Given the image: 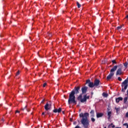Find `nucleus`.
<instances>
[{"mask_svg": "<svg viewBox=\"0 0 128 128\" xmlns=\"http://www.w3.org/2000/svg\"><path fill=\"white\" fill-rule=\"evenodd\" d=\"M80 90V86H75L74 90L70 92L69 95V98L68 100V104H76V100L75 94H78Z\"/></svg>", "mask_w": 128, "mask_h": 128, "instance_id": "1", "label": "nucleus"}, {"mask_svg": "<svg viewBox=\"0 0 128 128\" xmlns=\"http://www.w3.org/2000/svg\"><path fill=\"white\" fill-rule=\"evenodd\" d=\"M80 118H82L81 120V124L84 128H88L90 126V120H88V116H90V114L88 112H85L84 114L80 113L79 114Z\"/></svg>", "mask_w": 128, "mask_h": 128, "instance_id": "2", "label": "nucleus"}, {"mask_svg": "<svg viewBox=\"0 0 128 128\" xmlns=\"http://www.w3.org/2000/svg\"><path fill=\"white\" fill-rule=\"evenodd\" d=\"M77 100L82 103L86 102L87 100H90V96H88L86 94H84L82 98V94H80L77 97Z\"/></svg>", "mask_w": 128, "mask_h": 128, "instance_id": "3", "label": "nucleus"}, {"mask_svg": "<svg viewBox=\"0 0 128 128\" xmlns=\"http://www.w3.org/2000/svg\"><path fill=\"white\" fill-rule=\"evenodd\" d=\"M118 69V66H115L112 68L110 70V73L108 76H107L106 80H110L112 76L114 75V72Z\"/></svg>", "mask_w": 128, "mask_h": 128, "instance_id": "4", "label": "nucleus"}, {"mask_svg": "<svg viewBox=\"0 0 128 128\" xmlns=\"http://www.w3.org/2000/svg\"><path fill=\"white\" fill-rule=\"evenodd\" d=\"M128 80L127 79H126L124 80V82H122V88L121 90V92H125L126 90V88H128Z\"/></svg>", "mask_w": 128, "mask_h": 128, "instance_id": "5", "label": "nucleus"}, {"mask_svg": "<svg viewBox=\"0 0 128 128\" xmlns=\"http://www.w3.org/2000/svg\"><path fill=\"white\" fill-rule=\"evenodd\" d=\"M52 102H48L44 106L46 110H50V108H52Z\"/></svg>", "mask_w": 128, "mask_h": 128, "instance_id": "6", "label": "nucleus"}, {"mask_svg": "<svg viewBox=\"0 0 128 128\" xmlns=\"http://www.w3.org/2000/svg\"><path fill=\"white\" fill-rule=\"evenodd\" d=\"M85 84H88L89 88H94V83L91 82L90 80H86Z\"/></svg>", "mask_w": 128, "mask_h": 128, "instance_id": "7", "label": "nucleus"}, {"mask_svg": "<svg viewBox=\"0 0 128 128\" xmlns=\"http://www.w3.org/2000/svg\"><path fill=\"white\" fill-rule=\"evenodd\" d=\"M88 86H84L82 88L81 90H82V94H82V96L83 94H86V92H88Z\"/></svg>", "mask_w": 128, "mask_h": 128, "instance_id": "8", "label": "nucleus"}, {"mask_svg": "<svg viewBox=\"0 0 128 128\" xmlns=\"http://www.w3.org/2000/svg\"><path fill=\"white\" fill-rule=\"evenodd\" d=\"M100 84H102V83H100V81L98 79H95L94 81V86H98Z\"/></svg>", "mask_w": 128, "mask_h": 128, "instance_id": "9", "label": "nucleus"}, {"mask_svg": "<svg viewBox=\"0 0 128 128\" xmlns=\"http://www.w3.org/2000/svg\"><path fill=\"white\" fill-rule=\"evenodd\" d=\"M122 74V68H120L118 69L116 72V76H120Z\"/></svg>", "mask_w": 128, "mask_h": 128, "instance_id": "10", "label": "nucleus"}, {"mask_svg": "<svg viewBox=\"0 0 128 128\" xmlns=\"http://www.w3.org/2000/svg\"><path fill=\"white\" fill-rule=\"evenodd\" d=\"M53 112H54L55 114H56V112H58V114H60V112H62V108H55L53 110Z\"/></svg>", "mask_w": 128, "mask_h": 128, "instance_id": "11", "label": "nucleus"}, {"mask_svg": "<svg viewBox=\"0 0 128 128\" xmlns=\"http://www.w3.org/2000/svg\"><path fill=\"white\" fill-rule=\"evenodd\" d=\"M122 100H124V98L122 97H118L116 98V102L117 104H118V102Z\"/></svg>", "mask_w": 128, "mask_h": 128, "instance_id": "12", "label": "nucleus"}, {"mask_svg": "<svg viewBox=\"0 0 128 128\" xmlns=\"http://www.w3.org/2000/svg\"><path fill=\"white\" fill-rule=\"evenodd\" d=\"M104 116V113H96V118H102Z\"/></svg>", "mask_w": 128, "mask_h": 128, "instance_id": "13", "label": "nucleus"}, {"mask_svg": "<svg viewBox=\"0 0 128 128\" xmlns=\"http://www.w3.org/2000/svg\"><path fill=\"white\" fill-rule=\"evenodd\" d=\"M90 114H91L90 116L94 118V110H92L90 112Z\"/></svg>", "mask_w": 128, "mask_h": 128, "instance_id": "14", "label": "nucleus"}, {"mask_svg": "<svg viewBox=\"0 0 128 128\" xmlns=\"http://www.w3.org/2000/svg\"><path fill=\"white\" fill-rule=\"evenodd\" d=\"M102 94V96H104V98H108V94L104 92H103Z\"/></svg>", "mask_w": 128, "mask_h": 128, "instance_id": "15", "label": "nucleus"}, {"mask_svg": "<svg viewBox=\"0 0 128 128\" xmlns=\"http://www.w3.org/2000/svg\"><path fill=\"white\" fill-rule=\"evenodd\" d=\"M108 120H110V116H112V112H108Z\"/></svg>", "mask_w": 128, "mask_h": 128, "instance_id": "16", "label": "nucleus"}, {"mask_svg": "<svg viewBox=\"0 0 128 128\" xmlns=\"http://www.w3.org/2000/svg\"><path fill=\"white\" fill-rule=\"evenodd\" d=\"M128 96H126L124 98V104H126V102H128Z\"/></svg>", "mask_w": 128, "mask_h": 128, "instance_id": "17", "label": "nucleus"}, {"mask_svg": "<svg viewBox=\"0 0 128 128\" xmlns=\"http://www.w3.org/2000/svg\"><path fill=\"white\" fill-rule=\"evenodd\" d=\"M124 66L126 68L128 66V62H126L124 63Z\"/></svg>", "mask_w": 128, "mask_h": 128, "instance_id": "18", "label": "nucleus"}, {"mask_svg": "<svg viewBox=\"0 0 128 128\" xmlns=\"http://www.w3.org/2000/svg\"><path fill=\"white\" fill-rule=\"evenodd\" d=\"M76 4H77L78 8H80V6H82V5H80V2H76Z\"/></svg>", "mask_w": 128, "mask_h": 128, "instance_id": "19", "label": "nucleus"}, {"mask_svg": "<svg viewBox=\"0 0 128 128\" xmlns=\"http://www.w3.org/2000/svg\"><path fill=\"white\" fill-rule=\"evenodd\" d=\"M115 110H116V112H120V108H115Z\"/></svg>", "mask_w": 128, "mask_h": 128, "instance_id": "20", "label": "nucleus"}, {"mask_svg": "<svg viewBox=\"0 0 128 128\" xmlns=\"http://www.w3.org/2000/svg\"><path fill=\"white\" fill-rule=\"evenodd\" d=\"M112 64H117V62H116V60H112Z\"/></svg>", "mask_w": 128, "mask_h": 128, "instance_id": "21", "label": "nucleus"}, {"mask_svg": "<svg viewBox=\"0 0 128 128\" xmlns=\"http://www.w3.org/2000/svg\"><path fill=\"white\" fill-rule=\"evenodd\" d=\"M91 120H92V122H96V119L94 118H92Z\"/></svg>", "mask_w": 128, "mask_h": 128, "instance_id": "22", "label": "nucleus"}, {"mask_svg": "<svg viewBox=\"0 0 128 128\" xmlns=\"http://www.w3.org/2000/svg\"><path fill=\"white\" fill-rule=\"evenodd\" d=\"M120 28H122V26H118L116 28V30H119Z\"/></svg>", "mask_w": 128, "mask_h": 128, "instance_id": "23", "label": "nucleus"}, {"mask_svg": "<svg viewBox=\"0 0 128 128\" xmlns=\"http://www.w3.org/2000/svg\"><path fill=\"white\" fill-rule=\"evenodd\" d=\"M118 80H119V82H122V79L120 77H118Z\"/></svg>", "mask_w": 128, "mask_h": 128, "instance_id": "24", "label": "nucleus"}, {"mask_svg": "<svg viewBox=\"0 0 128 128\" xmlns=\"http://www.w3.org/2000/svg\"><path fill=\"white\" fill-rule=\"evenodd\" d=\"M20 72V70H18V71L16 72V76H19Z\"/></svg>", "mask_w": 128, "mask_h": 128, "instance_id": "25", "label": "nucleus"}, {"mask_svg": "<svg viewBox=\"0 0 128 128\" xmlns=\"http://www.w3.org/2000/svg\"><path fill=\"white\" fill-rule=\"evenodd\" d=\"M46 86V83H44L43 84V88H45Z\"/></svg>", "mask_w": 128, "mask_h": 128, "instance_id": "26", "label": "nucleus"}, {"mask_svg": "<svg viewBox=\"0 0 128 128\" xmlns=\"http://www.w3.org/2000/svg\"><path fill=\"white\" fill-rule=\"evenodd\" d=\"M47 114H48V116H50V114H51L50 112H48Z\"/></svg>", "mask_w": 128, "mask_h": 128, "instance_id": "27", "label": "nucleus"}, {"mask_svg": "<svg viewBox=\"0 0 128 128\" xmlns=\"http://www.w3.org/2000/svg\"><path fill=\"white\" fill-rule=\"evenodd\" d=\"M126 117L128 118V112L126 113Z\"/></svg>", "mask_w": 128, "mask_h": 128, "instance_id": "28", "label": "nucleus"}, {"mask_svg": "<svg viewBox=\"0 0 128 128\" xmlns=\"http://www.w3.org/2000/svg\"><path fill=\"white\" fill-rule=\"evenodd\" d=\"M123 126H128V123H124Z\"/></svg>", "mask_w": 128, "mask_h": 128, "instance_id": "29", "label": "nucleus"}, {"mask_svg": "<svg viewBox=\"0 0 128 128\" xmlns=\"http://www.w3.org/2000/svg\"><path fill=\"white\" fill-rule=\"evenodd\" d=\"M44 99L42 102H41V104H44Z\"/></svg>", "mask_w": 128, "mask_h": 128, "instance_id": "30", "label": "nucleus"}, {"mask_svg": "<svg viewBox=\"0 0 128 128\" xmlns=\"http://www.w3.org/2000/svg\"><path fill=\"white\" fill-rule=\"evenodd\" d=\"M74 128H80L79 126H76Z\"/></svg>", "mask_w": 128, "mask_h": 128, "instance_id": "31", "label": "nucleus"}, {"mask_svg": "<svg viewBox=\"0 0 128 128\" xmlns=\"http://www.w3.org/2000/svg\"><path fill=\"white\" fill-rule=\"evenodd\" d=\"M16 113H17V114H20V111H18V110H16Z\"/></svg>", "mask_w": 128, "mask_h": 128, "instance_id": "32", "label": "nucleus"}, {"mask_svg": "<svg viewBox=\"0 0 128 128\" xmlns=\"http://www.w3.org/2000/svg\"><path fill=\"white\" fill-rule=\"evenodd\" d=\"M74 124H76V122H74Z\"/></svg>", "mask_w": 128, "mask_h": 128, "instance_id": "33", "label": "nucleus"}, {"mask_svg": "<svg viewBox=\"0 0 128 128\" xmlns=\"http://www.w3.org/2000/svg\"><path fill=\"white\" fill-rule=\"evenodd\" d=\"M2 122H4V119L2 118Z\"/></svg>", "mask_w": 128, "mask_h": 128, "instance_id": "34", "label": "nucleus"}, {"mask_svg": "<svg viewBox=\"0 0 128 128\" xmlns=\"http://www.w3.org/2000/svg\"><path fill=\"white\" fill-rule=\"evenodd\" d=\"M42 116H44V112H43L42 113Z\"/></svg>", "mask_w": 128, "mask_h": 128, "instance_id": "35", "label": "nucleus"}, {"mask_svg": "<svg viewBox=\"0 0 128 128\" xmlns=\"http://www.w3.org/2000/svg\"><path fill=\"white\" fill-rule=\"evenodd\" d=\"M48 36H52V34H48Z\"/></svg>", "mask_w": 128, "mask_h": 128, "instance_id": "36", "label": "nucleus"}, {"mask_svg": "<svg viewBox=\"0 0 128 128\" xmlns=\"http://www.w3.org/2000/svg\"><path fill=\"white\" fill-rule=\"evenodd\" d=\"M115 126H115L114 125H112V128H115Z\"/></svg>", "mask_w": 128, "mask_h": 128, "instance_id": "37", "label": "nucleus"}, {"mask_svg": "<svg viewBox=\"0 0 128 128\" xmlns=\"http://www.w3.org/2000/svg\"><path fill=\"white\" fill-rule=\"evenodd\" d=\"M127 95L128 96V90H127Z\"/></svg>", "mask_w": 128, "mask_h": 128, "instance_id": "38", "label": "nucleus"}, {"mask_svg": "<svg viewBox=\"0 0 128 128\" xmlns=\"http://www.w3.org/2000/svg\"><path fill=\"white\" fill-rule=\"evenodd\" d=\"M62 114H64V112L63 111V112H62Z\"/></svg>", "mask_w": 128, "mask_h": 128, "instance_id": "39", "label": "nucleus"}, {"mask_svg": "<svg viewBox=\"0 0 128 128\" xmlns=\"http://www.w3.org/2000/svg\"><path fill=\"white\" fill-rule=\"evenodd\" d=\"M115 128H120V127H116Z\"/></svg>", "mask_w": 128, "mask_h": 128, "instance_id": "40", "label": "nucleus"}, {"mask_svg": "<svg viewBox=\"0 0 128 128\" xmlns=\"http://www.w3.org/2000/svg\"><path fill=\"white\" fill-rule=\"evenodd\" d=\"M126 128H128V124H127Z\"/></svg>", "mask_w": 128, "mask_h": 128, "instance_id": "41", "label": "nucleus"}, {"mask_svg": "<svg viewBox=\"0 0 128 128\" xmlns=\"http://www.w3.org/2000/svg\"><path fill=\"white\" fill-rule=\"evenodd\" d=\"M15 113L16 114V110L15 111Z\"/></svg>", "mask_w": 128, "mask_h": 128, "instance_id": "42", "label": "nucleus"}, {"mask_svg": "<svg viewBox=\"0 0 128 128\" xmlns=\"http://www.w3.org/2000/svg\"><path fill=\"white\" fill-rule=\"evenodd\" d=\"M111 125L112 126V123L111 124Z\"/></svg>", "mask_w": 128, "mask_h": 128, "instance_id": "43", "label": "nucleus"}, {"mask_svg": "<svg viewBox=\"0 0 128 128\" xmlns=\"http://www.w3.org/2000/svg\"><path fill=\"white\" fill-rule=\"evenodd\" d=\"M104 128H106V127H104Z\"/></svg>", "mask_w": 128, "mask_h": 128, "instance_id": "44", "label": "nucleus"}, {"mask_svg": "<svg viewBox=\"0 0 128 128\" xmlns=\"http://www.w3.org/2000/svg\"><path fill=\"white\" fill-rule=\"evenodd\" d=\"M18 78H20V77H18Z\"/></svg>", "mask_w": 128, "mask_h": 128, "instance_id": "45", "label": "nucleus"}]
</instances>
